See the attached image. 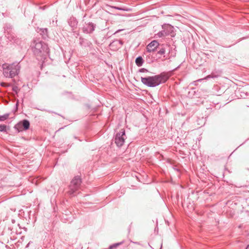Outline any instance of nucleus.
<instances>
[{
    "label": "nucleus",
    "mask_w": 249,
    "mask_h": 249,
    "mask_svg": "<svg viewBox=\"0 0 249 249\" xmlns=\"http://www.w3.org/2000/svg\"><path fill=\"white\" fill-rule=\"evenodd\" d=\"M81 179L79 176H75L71 182L69 186L68 194L70 196H74V193L78 191L80 187Z\"/></svg>",
    "instance_id": "nucleus-4"
},
{
    "label": "nucleus",
    "mask_w": 249,
    "mask_h": 249,
    "mask_svg": "<svg viewBox=\"0 0 249 249\" xmlns=\"http://www.w3.org/2000/svg\"><path fill=\"white\" fill-rule=\"evenodd\" d=\"M79 44L82 47H86V46H89V42L87 40L80 37Z\"/></svg>",
    "instance_id": "nucleus-15"
},
{
    "label": "nucleus",
    "mask_w": 249,
    "mask_h": 249,
    "mask_svg": "<svg viewBox=\"0 0 249 249\" xmlns=\"http://www.w3.org/2000/svg\"><path fill=\"white\" fill-rule=\"evenodd\" d=\"M48 30L47 28H40L39 29L38 33H39L41 36L42 38L45 39L47 36Z\"/></svg>",
    "instance_id": "nucleus-13"
},
{
    "label": "nucleus",
    "mask_w": 249,
    "mask_h": 249,
    "mask_svg": "<svg viewBox=\"0 0 249 249\" xmlns=\"http://www.w3.org/2000/svg\"><path fill=\"white\" fill-rule=\"evenodd\" d=\"M219 76V74L216 75L214 73L212 72L211 74L207 76L205 79H208L209 78H217Z\"/></svg>",
    "instance_id": "nucleus-18"
},
{
    "label": "nucleus",
    "mask_w": 249,
    "mask_h": 249,
    "mask_svg": "<svg viewBox=\"0 0 249 249\" xmlns=\"http://www.w3.org/2000/svg\"><path fill=\"white\" fill-rule=\"evenodd\" d=\"M168 72H163L160 74L147 77H141L142 83L148 87H156L161 84L165 83L169 78Z\"/></svg>",
    "instance_id": "nucleus-1"
},
{
    "label": "nucleus",
    "mask_w": 249,
    "mask_h": 249,
    "mask_svg": "<svg viewBox=\"0 0 249 249\" xmlns=\"http://www.w3.org/2000/svg\"><path fill=\"white\" fill-rule=\"evenodd\" d=\"M13 90L14 91L17 93L18 90V88L17 87H15L13 88Z\"/></svg>",
    "instance_id": "nucleus-22"
},
{
    "label": "nucleus",
    "mask_w": 249,
    "mask_h": 249,
    "mask_svg": "<svg viewBox=\"0 0 249 249\" xmlns=\"http://www.w3.org/2000/svg\"><path fill=\"white\" fill-rule=\"evenodd\" d=\"M246 249H249V245H248Z\"/></svg>",
    "instance_id": "nucleus-23"
},
{
    "label": "nucleus",
    "mask_w": 249,
    "mask_h": 249,
    "mask_svg": "<svg viewBox=\"0 0 249 249\" xmlns=\"http://www.w3.org/2000/svg\"><path fill=\"white\" fill-rule=\"evenodd\" d=\"M135 63L138 67H141L143 63V60L142 56H139L136 58Z\"/></svg>",
    "instance_id": "nucleus-14"
},
{
    "label": "nucleus",
    "mask_w": 249,
    "mask_h": 249,
    "mask_svg": "<svg viewBox=\"0 0 249 249\" xmlns=\"http://www.w3.org/2000/svg\"><path fill=\"white\" fill-rule=\"evenodd\" d=\"M139 71L141 72H148V70L145 68H142L139 70Z\"/></svg>",
    "instance_id": "nucleus-21"
},
{
    "label": "nucleus",
    "mask_w": 249,
    "mask_h": 249,
    "mask_svg": "<svg viewBox=\"0 0 249 249\" xmlns=\"http://www.w3.org/2000/svg\"><path fill=\"white\" fill-rule=\"evenodd\" d=\"M23 229L24 230V232L27 231V228L25 227L21 228L19 224L16 225L11 226L8 227V229L9 231H11L10 233H22V231H21V229Z\"/></svg>",
    "instance_id": "nucleus-8"
},
{
    "label": "nucleus",
    "mask_w": 249,
    "mask_h": 249,
    "mask_svg": "<svg viewBox=\"0 0 249 249\" xmlns=\"http://www.w3.org/2000/svg\"><path fill=\"white\" fill-rule=\"evenodd\" d=\"M159 43L156 40L152 41L146 47L148 52H154L159 46Z\"/></svg>",
    "instance_id": "nucleus-10"
},
{
    "label": "nucleus",
    "mask_w": 249,
    "mask_h": 249,
    "mask_svg": "<svg viewBox=\"0 0 249 249\" xmlns=\"http://www.w3.org/2000/svg\"><path fill=\"white\" fill-rule=\"evenodd\" d=\"M96 25L92 22H85L82 28L83 32L85 34L92 33L95 30Z\"/></svg>",
    "instance_id": "nucleus-7"
},
{
    "label": "nucleus",
    "mask_w": 249,
    "mask_h": 249,
    "mask_svg": "<svg viewBox=\"0 0 249 249\" xmlns=\"http://www.w3.org/2000/svg\"><path fill=\"white\" fill-rule=\"evenodd\" d=\"M86 15H85L83 18H85V17H86Z\"/></svg>",
    "instance_id": "nucleus-24"
},
{
    "label": "nucleus",
    "mask_w": 249,
    "mask_h": 249,
    "mask_svg": "<svg viewBox=\"0 0 249 249\" xmlns=\"http://www.w3.org/2000/svg\"><path fill=\"white\" fill-rule=\"evenodd\" d=\"M126 138L125 130L122 129L119 132L116 134L114 138V142L118 147H120L124 144Z\"/></svg>",
    "instance_id": "nucleus-5"
},
{
    "label": "nucleus",
    "mask_w": 249,
    "mask_h": 249,
    "mask_svg": "<svg viewBox=\"0 0 249 249\" xmlns=\"http://www.w3.org/2000/svg\"><path fill=\"white\" fill-rule=\"evenodd\" d=\"M124 241H121L120 242L113 244H112V245H110L109 246L108 249H115L117 247H118L119 246L122 245L124 243Z\"/></svg>",
    "instance_id": "nucleus-17"
},
{
    "label": "nucleus",
    "mask_w": 249,
    "mask_h": 249,
    "mask_svg": "<svg viewBox=\"0 0 249 249\" xmlns=\"http://www.w3.org/2000/svg\"><path fill=\"white\" fill-rule=\"evenodd\" d=\"M9 113H6V114H5L3 115H0V121H5V120H6L8 117H9Z\"/></svg>",
    "instance_id": "nucleus-19"
},
{
    "label": "nucleus",
    "mask_w": 249,
    "mask_h": 249,
    "mask_svg": "<svg viewBox=\"0 0 249 249\" xmlns=\"http://www.w3.org/2000/svg\"><path fill=\"white\" fill-rule=\"evenodd\" d=\"M162 30L157 34L159 37H162L171 34L173 32L174 27L169 24H164L162 26Z\"/></svg>",
    "instance_id": "nucleus-6"
},
{
    "label": "nucleus",
    "mask_w": 249,
    "mask_h": 249,
    "mask_svg": "<svg viewBox=\"0 0 249 249\" xmlns=\"http://www.w3.org/2000/svg\"><path fill=\"white\" fill-rule=\"evenodd\" d=\"M6 125L4 124L0 125V132H6Z\"/></svg>",
    "instance_id": "nucleus-20"
},
{
    "label": "nucleus",
    "mask_w": 249,
    "mask_h": 249,
    "mask_svg": "<svg viewBox=\"0 0 249 249\" xmlns=\"http://www.w3.org/2000/svg\"><path fill=\"white\" fill-rule=\"evenodd\" d=\"M68 24L71 27V30L73 31L77 27L78 22L75 18L71 17L68 21Z\"/></svg>",
    "instance_id": "nucleus-12"
},
{
    "label": "nucleus",
    "mask_w": 249,
    "mask_h": 249,
    "mask_svg": "<svg viewBox=\"0 0 249 249\" xmlns=\"http://www.w3.org/2000/svg\"><path fill=\"white\" fill-rule=\"evenodd\" d=\"M33 52L35 55L37 57V59H45L49 53V49L48 45L42 41L34 42Z\"/></svg>",
    "instance_id": "nucleus-2"
},
{
    "label": "nucleus",
    "mask_w": 249,
    "mask_h": 249,
    "mask_svg": "<svg viewBox=\"0 0 249 249\" xmlns=\"http://www.w3.org/2000/svg\"><path fill=\"white\" fill-rule=\"evenodd\" d=\"M2 68L4 76L8 78H13L19 73L20 65L19 63L14 62L11 64H4Z\"/></svg>",
    "instance_id": "nucleus-3"
},
{
    "label": "nucleus",
    "mask_w": 249,
    "mask_h": 249,
    "mask_svg": "<svg viewBox=\"0 0 249 249\" xmlns=\"http://www.w3.org/2000/svg\"><path fill=\"white\" fill-rule=\"evenodd\" d=\"M202 80V79H199L198 81H201Z\"/></svg>",
    "instance_id": "nucleus-25"
},
{
    "label": "nucleus",
    "mask_w": 249,
    "mask_h": 249,
    "mask_svg": "<svg viewBox=\"0 0 249 249\" xmlns=\"http://www.w3.org/2000/svg\"><path fill=\"white\" fill-rule=\"evenodd\" d=\"M18 103L17 102V104H16V106H18Z\"/></svg>",
    "instance_id": "nucleus-26"
},
{
    "label": "nucleus",
    "mask_w": 249,
    "mask_h": 249,
    "mask_svg": "<svg viewBox=\"0 0 249 249\" xmlns=\"http://www.w3.org/2000/svg\"><path fill=\"white\" fill-rule=\"evenodd\" d=\"M30 122L27 120H23L20 123L18 124L15 126V128L18 130V131L19 132L21 131V128L23 127V129L25 130L28 129L30 127Z\"/></svg>",
    "instance_id": "nucleus-9"
},
{
    "label": "nucleus",
    "mask_w": 249,
    "mask_h": 249,
    "mask_svg": "<svg viewBox=\"0 0 249 249\" xmlns=\"http://www.w3.org/2000/svg\"><path fill=\"white\" fill-rule=\"evenodd\" d=\"M159 49V51L157 52V54L162 55L165 54L166 50H169L170 52V47L167 44H161L160 45L158 48Z\"/></svg>",
    "instance_id": "nucleus-11"
},
{
    "label": "nucleus",
    "mask_w": 249,
    "mask_h": 249,
    "mask_svg": "<svg viewBox=\"0 0 249 249\" xmlns=\"http://www.w3.org/2000/svg\"><path fill=\"white\" fill-rule=\"evenodd\" d=\"M112 8L120 10V11H130L131 10V9L126 8V7H120L117 6H112Z\"/></svg>",
    "instance_id": "nucleus-16"
}]
</instances>
